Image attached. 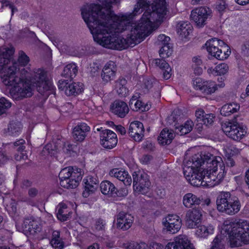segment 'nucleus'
Returning a JSON list of instances; mask_svg holds the SVG:
<instances>
[{"mask_svg": "<svg viewBox=\"0 0 249 249\" xmlns=\"http://www.w3.org/2000/svg\"><path fill=\"white\" fill-rule=\"evenodd\" d=\"M14 52L11 46L0 50V80L9 89L11 96L15 100L30 97L35 85L39 92L48 95L53 86L46 72L41 69L33 71L29 57L22 51L17 62L11 61Z\"/></svg>", "mask_w": 249, "mask_h": 249, "instance_id": "f03ea898", "label": "nucleus"}, {"mask_svg": "<svg viewBox=\"0 0 249 249\" xmlns=\"http://www.w3.org/2000/svg\"><path fill=\"white\" fill-rule=\"evenodd\" d=\"M133 221L131 215L120 213L117 216L116 225L118 228L125 230L131 226Z\"/></svg>", "mask_w": 249, "mask_h": 249, "instance_id": "cd10ccee", "label": "nucleus"}, {"mask_svg": "<svg viewBox=\"0 0 249 249\" xmlns=\"http://www.w3.org/2000/svg\"><path fill=\"white\" fill-rule=\"evenodd\" d=\"M110 3L107 0L102 8L97 4L86 6L81 12L94 40L108 49L121 50L141 42L167 19L169 14L167 0H139L133 14L144 12L137 23L131 25L130 33L124 38L115 33L126 29L129 19L126 16L114 15Z\"/></svg>", "mask_w": 249, "mask_h": 249, "instance_id": "f257e3e1", "label": "nucleus"}, {"mask_svg": "<svg viewBox=\"0 0 249 249\" xmlns=\"http://www.w3.org/2000/svg\"><path fill=\"white\" fill-rule=\"evenodd\" d=\"M202 219V213L201 210L193 209L187 211L185 216V222L187 228L196 229Z\"/></svg>", "mask_w": 249, "mask_h": 249, "instance_id": "2eb2a0df", "label": "nucleus"}, {"mask_svg": "<svg viewBox=\"0 0 249 249\" xmlns=\"http://www.w3.org/2000/svg\"><path fill=\"white\" fill-rule=\"evenodd\" d=\"M145 85L146 88L150 89L154 86H157L158 85V83L155 79H150L149 80H147L145 82Z\"/></svg>", "mask_w": 249, "mask_h": 249, "instance_id": "6e6d98bb", "label": "nucleus"}, {"mask_svg": "<svg viewBox=\"0 0 249 249\" xmlns=\"http://www.w3.org/2000/svg\"><path fill=\"white\" fill-rule=\"evenodd\" d=\"M170 39L169 36L161 34L159 35L157 38V43L161 46L170 44L169 43Z\"/></svg>", "mask_w": 249, "mask_h": 249, "instance_id": "8fccbe9b", "label": "nucleus"}, {"mask_svg": "<svg viewBox=\"0 0 249 249\" xmlns=\"http://www.w3.org/2000/svg\"><path fill=\"white\" fill-rule=\"evenodd\" d=\"M194 126L193 122L191 120H188L180 125H177L175 129L177 133L183 135L191 131Z\"/></svg>", "mask_w": 249, "mask_h": 249, "instance_id": "4c0bfd02", "label": "nucleus"}, {"mask_svg": "<svg viewBox=\"0 0 249 249\" xmlns=\"http://www.w3.org/2000/svg\"><path fill=\"white\" fill-rule=\"evenodd\" d=\"M84 172L76 167L69 166L62 169L59 173L60 185L65 188H75L82 179Z\"/></svg>", "mask_w": 249, "mask_h": 249, "instance_id": "423d86ee", "label": "nucleus"}, {"mask_svg": "<svg viewBox=\"0 0 249 249\" xmlns=\"http://www.w3.org/2000/svg\"><path fill=\"white\" fill-rule=\"evenodd\" d=\"M165 249H195L193 244L185 235L180 234L175 238L172 242L168 243Z\"/></svg>", "mask_w": 249, "mask_h": 249, "instance_id": "ddd939ff", "label": "nucleus"}, {"mask_svg": "<svg viewBox=\"0 0 249 249\" xmlns=\"http://www.w3.org/2000/svg\"><path fill=\"white\" fill-rule=\"evenodd\" d=\"M216 204L217 210L230 215L237 213L240 210L241 204L237 198L232 197L230 193L222 192L216 198Z\"/></svg>", "mask_w": 249, "mask_h": 249, "instance_id": "0eeeda50", "label": "nucleus"}, {"mask_svg": "<svg viewBox=\"0 0 249 249\" xmlns=\"http://www.w3.org/2000/svg\"><path fill=\"white\" fill-rule=\"evenodd\" d=\"M110 111L121 118H124L129 112V108L126 103L121 101H115L111 104Z\"/></svg>", "mask_w": 249, "mask_h": 249, "instance_id": "bb28decb", "label": "nucleus"}, {"mask_svg": "<svg viewBox=\"0 0 249 249\" xmlns=\"http://www.w3.org/2000/svg\"><path fill=\"white\" fill-rule=\"evenodd\" d=\"M11 107V102L4 97L0 98V116L5 114Z\"/></svg>", "mask_w": 249, "mask_h": 249, "instance_id": "79ce46f5", "label": "nucleus"}, {"mask_svg": "<svg viewBox=\"0 0 249 249\" xmlns=\"http://www.w3.org/2000/svg\"><path fill=\"white\" fill-rule=\"evenodd\" d=\"M127 249H149L148 246L145 243H130L127 247Z\"/></svg>", "mask_w": 249, "mask_h": 249, "instance_id": "09e8293b", "label": "nucleus"}, {"mask_svg": "<svg viewBox=\"0 0 249 249\" xmlns=\"http://www.w3.org/2000/svg\"><path fill=\"white\" fill-rule=\"evenodd\" d=\"M132 176L134 192L142 194L147 193L150 184L148 175L143 171L138 170L135 171Z\"/></svg>", "mask_w": 249, "mask_h": 249, "instance_id": "9b49d317", "label": "nucleus"}, {"mask_svg": "<svg viewBox=\"0 0 249 249\" xmlns=\"http://www.w3.org/2000/svg\"><path fill=\"white\" fill-rule=\"evenodd\" d=\"M77 66L75 63H71L67 64L64 68L62 75L68 78H73L77 72Z\"/></svg>", "mask_w": 249, "mask_h": 249, "instance_id": "ea45409f", "label": "nucleus"}, {"mask_svg": "<svg viewBox=\"0 0 249 249\" xmlns=\"http://www.w3.org/2000/svg\"><path fill=\"white\" fill-rule=\"evenodd\" d=\"M4 182V176L0 173V193L4 190V186L3 185Z\"/></svg>", "mask_w": 249, "mask_h": 249, "instance_id": "0e129e2a", "label": "nucleus"}, {"mask_svg": "<svg viewBox=\"0 0 249 249\" xmlns=\"http://www.w3.org/2000/svg\"><path fill=\"white\" fill-rule=\"evenodd\" d=\"M222 128L228 137L237 141L243 139L248 134L247 126L235 121L224 123Z\"/></svg>", "mask_w": 249, "mask_h": 249, "instance_id": "6e6552de", "label": "nucleus"}, {"mask_svg": "<svg viewBox=\"0 0 249 249\" xmlns=\"http://www.w3.org/2000/svg\"><path fill=\"white\" fill-rule=\"evenodd\" d=\"M212 16V10L206 6H200L193 9L190 15L191 20L198 28L203 27Z\"/></svg>", "mask_w": 249, "mask_h": 249, "instance_id": "9d476101", "label": "nucleus"}, {"mask_svg": "<svg viewBox=\"0 0 249 249\" xmlns=\"http://www.w3.org/2000/svg\"><path fill=\"white\" fill-rule=\"evenodd\" d=\"M193 26L189 21H180L177 26V31L182 40L188 39L192 35Z\"/></svg>", "mask_w": 249, "mask_h": 249, "instance_id": "393cba45", "label": "nucleus"}, {"mask_svg": "<svg viewBox=\"0 0 249 249\" xmlns=\"http://www.w3.org/2000/svg\"><path fill=\"white\" fill-rule=\"evenodd\" d=\"M149 249H161V245L160 244L152 242L148 246Z\"/></svg>", "mask_w": 249, "mask_h": 249, "instance_id": "680f3d73", "label": "nucleus"}, {"mask_svg": "<svg viewBox=\"0 0 249 249\" xmlns=\"http://www.w3.org/2000/svg\"><path fill=\"white\" fill-rule=\"evenodd\" d=\"M58 231H54L53 233V236H58ZM51 244L53 247L55 249H62L63 248V243L59 239L58 237L53 238L51 241Z\"/></svg>", "mask_w": 249, "mask_h": 249, "instance_id": "a18cd8bd", "label": "nucleus"}, {"mask_svg": "<svg viewBox=\"0 0 249 249\" xmlns=\"http://www.w3.org/2000/svg\"><path fill=\"white\" fill-rule=\"evenodd\" d=\"M116 134L109 129L102 130L100 133V143L105 148L111 149L117 143Z\"/></svg>", "mask_w": 249, "mask_h": 249, "instance_id": "f3484780", "label": "nucleus"}, {"mask_svg": "<svg viewBox=\"0 0 249 249\" xmlns=\"http://www.w3.org/2000/svg\"><path fill=\"white\" fill-rule=\"evenodd\" d=\"M144 128L143 124L138 121L131 122L129 125V136L136 142L141 141L144 137Z\"/></svg>", "mask_w": 249, "mask_h": 249, "instance_id": "aec40b11", "label": "nucleus"}, {"mask_svg": "<svg viewBox=\"0 0 249 249\" xmlns=\"http://www.w3.org/2000/svg\"><path fill=\"white\" fill-rule=\"evenodd\" d=\"M240 109V105L236 102H232L224 105L220 109V114L224 116H229L237 112Z\"/></svg>", "mask_w": 249, "mask_h": 249, "instance_id": "e433bc0d", "label": "nucleus"}, {"mask_svg": "<svg viewBox=\"0 0 249 249\" xmlns=\"http://www.w3.org/2000/svg\"><path fill=\"white\" fill-rule=\"evenodd\" d=\"M104 227V224L102 220L98 221L96 224V229L97 230H101Z\"/></svg>", "mask_w": 249, "mask_h": 249, "instance_id": "69168bd1", "label": "nucleus"}, {"mask_svg": "<svg viewBox=\"0 0 249 249\" xmlns=\"http://www.w3.org/2000/svg\"><path fill=\"white\" fill-rule=\"evenodd\" d=\"M100 190L103 194L111 196H115L116 193V188L114 184L108 180L101 182Z\"/></svg>", "mask_w": 249, "mask_h": 249, "instance_id": "c9c22d12", "label": "nucleus"}, {"mask_svg": "<svg viewBox=\"0 0 249 249\" xmlns=\"http://www.w3.org/2000/svg\"><path fill=\"white\" fill-rule=\"evenodd\" d=\"M204 47L209 55L221 61L227 60L231 53L229 45L224 41L215 37L207 40Z\"/></svg>", "mask_w": 249, "mask_h": 249, "instance_id": "39448f33", "label": "nucleus"}, {"mask_svg": "<svg viewBox=\"0 0 249 249\" xmlns=\"http://www.w3.org/2000/svg\"><path fill=\"white\" fill-rule=\"evenodd\" d=\"M192 84L195 89L199 90L206 96L212 95L217 90L216 83L213 80L196 77L193 79Z\"/></svg>", "mask_w": 249, "mask_h": 249, "instance_id": "f8f14e48", "label": "nucleus"}, {"mask_svg": "<svg viewBox=\"0 0 249 249\" xmlns=\"http://www.w3.org/2000/svg\"><path fill=\"white\" fill-rule=\"evenodd\" d=\"M17 230L23 232H30L31 234L38 231V221L32 216L26 217L16 223Z\"/></svg>", "mask_w": 249, "mask_h": 249, "instance_id": "4468645a", "label": "nucleus"}, {"mask_svg": "<svg viewBox=\"0 0 249 249\" xmlns=\"http://www.w3.org/2000/svg\"><path fill=\"white\" fill-rule=\"evenodd\" d=\"M215 115L213 113H209L205 115V117L202 122V124L206 125H209L213 124L215 119Z\"/></svg>", "mask_w": 249, "mask_h": 249, "instance_id": "3c124183", "label": "nucleus"}, {"mask_svg": "<svg viewBox=\"0 0 249 249\" xmlns=\"http://www.w3.org/2000/svg\"><path fill=\"white\" fill-rule=\"evenodd\" d=\"M235 1L240 5H245L249 3V0H235Z\"/></svg>", "mask_w": 249, "mask_h": 249, "instance_id": "338daca9", "label": "nucleus"}, {"mask_svg": "<svg viewBox=\"0 0 249 249\" xmlns=\"http://www.w3.org/2000/svg\"><path fill=\"white\" fill-rule=\"evenodd\" d=\"M52 147L53 145L51 143L47 144L42 151L43 155L50 154L58 160H61L62 158H65L70 151L65 146L63 147L61 146H57V147L55 146L54 149H53Z\"/></svg>", "mask_w": 249, "mask_h": 249, "instance_id": "4be33fe9", "label": "nucleus"}, {"mask_svg": "<svg viewBox=\"0 0 249 249\" xmlns=\"http://www.w3.org/2000/svg\"><path fill=\"white\" fill-rule=\"evenodd\" d=\"M175 137V134L173 130L168 129H163L158 137L159 143L161 145L170 144Z\"/></svg>", "mask_w": 249, "mask_h": 249, "instance_id": "473e14b6", "label": "nucleus"}, {"mask_svg": "<svg viewBox=\"0 0 249 249\" xmlns=\"http://www.w3.org/2000/svg\"><path fill=\"white\" fill-rule=\"evenodd\" d=\"M8 160V158L4 155L3 152H0V164L5 163Z\"/></svg>", "mask_w": 249, "mask_h": 249, "instance_id": "e2e57ef3", "label": "nucleus"}, {"mask_svg": "<svg viewBox=\"0 0 249 249\" xmlns=\"http://www.w3.org/2000/svg\"><path fill=\"white\" fill-rule=\"evenodd\" d=\"M163 231L170 234H176L180 230L182 222L180 217L176 214H168L161 221Z\"/></svg>", "mask_w": 249, "mask_h": 249, "instance_id": "1a4fd4ad", "label": "nucleus"}, {"mask_svg": "<svg viewBox=\"0 0 249 249\" xmlns=\"http://www.w3.org/2000/svg\"><path fill=\"white\" fill-rule=\"evenodd\" d=\"M202 65V61L199 57L195 56L192 58V67H196V66Z\"/></svg>", "mask_w": 249, "mask_h": 249, "instance_id": "4d7b16f0", "label": "nucleus"}, {"mask_svg": "<svg viewBox=\"0 0 249 249\" xmlns=\"http://www.w3.org/2000/svg\"><path fill=\"white\" fill-rule=\"evenodd\" d=\"M116 71L117 68L114 62L110 61L107 63L104 67L101 74L103 81L107 83L114 79Z\"/></svg>", "mask_w": 249, "mask_h": 249, "instance_id": "b1692460", "label": "nucleus"}, {"mask_svg": "<svg viewBox=\"0 0 249 249\" xmlns=\"http://www.w3.org/2000/svg\"><path fill=\"white\" fill-rule=\"evenodd\" d=\"M220 228V234L217 235L213 239L212 243L211 249H224V243L225 240H227L228 239V241L230 243L229 233L230 232V231L227 230V233L223 234L222 233V231L223 229L224 228V224Z\"/></svg>", "mask_w": 249, "mask_h": 249, "instance_id": "c85d7f7f", "label": "nucleus"}, {"mask_svg": "<svg viewBox=\"0 0 249 249\" xmlns=\"http://www.w3.org/2000/svg\"><path fill=\"white\" fill-rule=\"evenodd\" d=\"M205 114L204 110L202 109H196L195 112L196 121V122L202 124Z\"/></svg>", "mask_w": 249, "mask_h": 249, "instance_id": "de8ad7c7", "label": "nucleus"}, {"mask_svg": "<svg viewBox=\"0 0 249 249\" xmlns=\"http://www.w3.org/2000/svg\"><path fill=\"white\" fill-rule=\"evenodd\" d=\"M24 142L23 140H20L14 144V148L17 152L15 156V159L17 160H25L27 159L26 152L24 150L25 147L23 145Z\"/></svg>", "mask_w": 249, "mask_h": 249, "instance_id": "72a5a7b5", "label": "nucleus"}, {"mask_svg": "<svg viewBox=\"0 0 249 249\" xmlns=\"http://www.w3.org/2000/svg\"><path fill=\"white\" fill-rule=\"evenodd\" d=\"M194 235L199 239H205L213 235L215 231V225L213 223H203L195 229Z\"/></svg>", "mask_w": 249, "mask_h": 249, "instance_id": "6ab92c4d", "label": "nucleus"}, {"mask_svg": "<svg viewBox=\"0 0 249 249\" xmlns=\"http://www.w3.org/2000/svg\"><path fill=\"white\" fill-rule=\"evenodd\" d=\"M155 63L162 70L163 78L166 80L169 79L172 75L170 65L164 60L161 59H156Z\"/></svg>", "mask_w": 249, "mask_h": 249, "instance_id": "f704fd0d", "label": "nucleus"}, {"mask_svg": "<svg viewBox=\"0 0 249 249\" xmlns=\"http://www.w3.org/2000/svg\"><path fill=\"white\" fill-rule=\"evenodd\" d=\"M109 175L122 181L125 186H130L132 183L131 176L123 168H113L109 171Z\"/></svg>", "mask_w": 249, "mask_h": 249, "instance_id": "5701e85b", "label": "nucleus"}, {"mask_svg": "<svg viewBox=\"0 0 249 249\" xmlns=\"http://www.w3.org/2000/svg\"><path fill=\"white\" fill-rule=\"evenodd\" d=\"M116 129L118 131L120 132V133L121 134H124L125 133L126 131H125V129L124 127L123 126H122L121 125L117 126L116 127Z\"/></svg>", "mask_w": 249, "mask_h": 249, "instance_id": "774afa93", "label": "nucleus"}, {"mask_svg": "<svg viewBox=\"0 0 249 249\" xmlns=\"http://www.w3.org/2000/svg\"><path fill=\"white\" fill-rule=\"evenodd\" d=\"M6 209L9 213L13 216L17 211L16 203L15 200H11L9 203L6 204Z\"/></svg>", "mask_w": 249, "mask_h": 249, "instance_id": "49530a36", "label": "nucleus"}, {"mask_svg": "<svg viewBox=\"0 0 249 249\" xmlns=\"http://www.w3.org/2000/svg\"><path fill=\"white\" fill-rule=\"evenodd\" d=\"M194 154L183 168L184 176L192 185L212 187L217 185L225 178L227 170L220 156H214L201 147L190 149L187 155Z\"/></svg>", "mask_w": 249, "mask_h": 249, "instance_id": "7ed1b4c3", "label": "nucleus"}, {"mask_svg": "<svg viewBox=\"0 0 249 249\" xmlns=\"http://www.w3.org/2000/svg\"><path fill=\"white\" fill-rule=\"evenodd\" d=\"M151 159L152 158L151 156L149 155H144L140 158V160L142 163L146 164L148 163Z\"/></svg>", "mask_w": 249, "mask_h": 249, "instance_id": "bf43d9fd", "label": "nucleus"}, {"mask_svg": "<svg viewBox=\"0 0 249 249\" xmlns=\"http://www.w3.org/2000/svg\"><path fill=\"white\" fill-rule=\"evenodd\" d=\"M125 186V187H123L120 188L119 190L116 189V193L115 194L114 196L118 197H124L126 196L128 194V190Z\"/></svg>", "mask_w": 249, "mask_h": 249, "instance_id": "864d4df0", "label": "nucleus"}, {"mask_svg": "<svg viewBox=\"0 0 249 249\" xmlns=\"http://www.w3.org/2000/svg\"><path fill=\"white\" fill-rule=\"evenodd\" d=\"M59 89L65 91L67 95H76L83 92V84L81 83H69L65 80H59L58 83Z\"/></svg>", "mask_w": 249, "mask_h": 249, "instance_id": "dca6fc26", "label": "nucleus"}, {"mask_svg": "<svg viewBox=\"0 0 249 249\" xmlns=\"http://www.w3.org/2000/svg\"><path fill=\"white\" fill-rule=\"evenodd\" d=\"M227 5L224 0H221L217 3L216 6V10L220 13L224 12L227 9Z\"/></svg>", "mask_w": 249, "mask_h": 249, "instance_id": "5fc2aeb1", "label": "nucleus"}, {"mask_svg": "<svg viewBox=\"0 0 249 249\" xmlns=\"http://www.w3.org/2000/svg\"><path fill=\"white\" fill-rule=\"evenodd\" d=\"M22 126L19 123H11L8 128V133L9 135L16 136L18 135L21 131Z\"/></svg>", "mask_w": 249, "mask_h": 249, "instance_id": "a19ab883", "label": "nucleus"}, {"mask_svg": "<svg viewBox=\"0 0 249 249\" xmlns=\"http://www.w3.org/2000/svg\"><path fill=\"white\" fill-rule=\"evenodd\" d=\"M229 71V66L226 63H220L214 67H210L207 72L209 75L223 76L227 74Z\"/></svg>", "mask_w": 249, "mask_h": 249, "instance_id": "c756f323", "label": "nucleus"}, {"mask_svg": "<svg viewBox=\"0 0 249 249\" xmlns=\"http://www.w3.org/2000/svg\"><path fill=\"white\" fill-rule=\"evenodd\" d=\"M218 84L216 83L217 89L223 88L225 86V79L223 77H219L217 79Z\"/></svg>", "mask_w": 249, "mask_h": 249, "instance_id": "052dcab7", "label": "nucleus"}, {"mask_svg": "<svg viewBox=\"0 0 249 249\" xmlns=\"http://www.w3.org/2000/svg\"><path fill=\"white\" fill-rule=\"evenodd\" d=\"M84 189L82 193L85 198L94 194L97 191L99 181L95 176L89 175L84 179Z\"/></svg>", "mask_w": 249, "mask_h": 249, "instance_id": "a211bd4d", "label": "nucleus"}, {"mask_svg": "<svg viewBox=\"0 0 249 249\" xmlns=\"http://www.w3.org/2000/svg\"><path fill=\"white\" fill-rule=\"evenodd\" d=\"M200 203V197L191 193H186L182 197V204L187 208H191L193 206L198 205Z\"/></svg>", "mask_w": 249, "mask_h": 249, "instance_id": "2f4dec72", "label": "nucleus"}, {"mask_svg": "<svg viewBox=\"0 0 249 249\" xmlns=\"http://www.w3.org/2000/svg\"><path fill=\"white\" fill-rule=\"evenodd\" d=\"M126 85V81L124 79L117 81L115 83L114 90L121 96H126L129 93V90Z\"/></svg>", "mask_w": 249, "mask_h": 249, "instance_id": "58836bf2", "label": "nucleus"}, {"mask_svg": "<svg viewBox=\"0 0 249 249\" xmlns=\"http://www.w3.org/2000/svg\"><path fill=\"white\" fill-rule=\"evenodd\" d=\"M129 106L131 109L135 111H147L149 110L151 104L149 102H142L138 99L137 96H133L130 99Z\"/></svg>", "mask_w": 249, "mask_h": 249, "instance_id": "a878e982", "label": "nucleus"}, {"mask_svg": "<svg viewBox=\"0 0 249 249\" xmlns=\"http://www.w3.org/2000/svg\"><path fill=\"white\" fill-rule=\"evenodd\" d=\"M15 1V0H2L1 2L3 7L9 6L10 9L11 10L12 14H13L16 11L13 5Z\"/></svg>", "mask_w": 249, "mask_h": 249, "instance_id": "603ef678", "label": "nucleus"}, {"mask_svg": "<svg viewBox=\"0 0 249 249\" xmlns=\"http://www.w3.org/2000/svg\"><path fill=\"white\" fill-rule=\"evenodd\" d=\"M172 49L170 44L162 46L159 51L160 56L165 58L168 57L172 53Z\"/></svg>", "mask_w": 249, "mask_h": 249, "instance_id": "37998d69", "label": "nucleus"}, {"mask_svg": "<svg viewBox=\"0 0 249 249\" xmlns=\"http://www.w3.org/2000/svg\"><path fill=\"white\" fill-rule=\"evenodd\" d=\"M225 154L228 157L229 160L227 162V164L229 166H232L234 165V161L232 159L230 158L233 156L236 152L237 149L233 147L231 148L227 147L224 149Z\"/></svg>", "mask_w": 249, "mask_h": 249, "instance_id": "c03bdc74", "label": "nucleus"}, {"mask_svg": "<svg viewBox=\"0 0 249 249\" xmlns=\"http://www.w3.org/2000/svg\"><path fill=\"white\" fill-rule=\"evenodd\" d=\"M224 228L222 233L225 234L227 230H230L229 241L231 247H238L243 243H249V223L242 221L233 223L226 221L224 223Z\"/></svg>", "mask_w": 249, "mask_h": 249, "instance_id": "20e7f679", "label": "nucleus"}, {"mask_svg": "<svg viewBox=\"0 0 249 249\" xmlns=\"http://www.w3.org/2000/svg\"><path fill=\"white\" fill-rule=\"evenodd\" d=\"M75 207L72 203L70 202H62L57 206V218L61 221H66L71 216Z\"/></svg>", "mask_w": 249, "mask_h": 249, "instance_id": "412c9836", "label": "nucleus"}, {"mask_svg": "<svg viewBox=\"0 0 249 249\" xmlns=\"http://www.w3.org/2000/svg\"><path fill=\"white\" fill-rule=\"evenodd\" d=\"M195 74L200 75L203 73V69L202 65L196 66V67H192Z\"/></svg>", "mask_w": 249, "mask_h": 249, "instance_id": "13d9d810", "label": "nucleus"}, {"mask_svg": "<svg viewBox=\"0 0 249 249\" xmlns=\"http://www.w3.org/2000/svg\"><path fill=\"white\" fill-rule=\"evenodd\" d=\"M90 128L85 123H81L75 126L73 129V136L77 141H82L86 137Z\"/></svg>", "mask_w": 249, "mask_h": 249, "instance_id": "7c9ffc66", "label": "nucleus"}]
</instances>
